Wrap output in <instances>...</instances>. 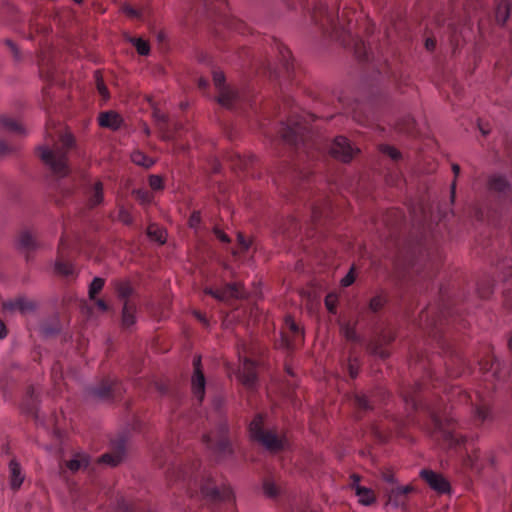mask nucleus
<instances>
[{"label": "nucleus", "mask_w": 512, "mask_h": 512, "mask_svg": "<svg viewBox=\"0 0 512 512\" xmlns=\"http://www.w3.org/2000/svg\"><path fill=\"white\" fill-rule=\"evenodd\" d=\"M124 12L131 17H138L139 15L138 11L130 6L124 7Z\"/></svg>", "instance_id": "5fc2aeb1"}, {"label": "nucleus", "mask_w": 512, "mask_h": 512, "mask_svg": "<svg viewBox=\"0 0 512 512\" xmlns=\"http://www.w3.org/2000/svg\"><path fill=\"white\" fill-rule=\"evenodd\" d=\"M7 44L10 46L11 50L13 51L15 57H18V50L14 43H12L10 40L7 41Z\"/></svg>", "instance_id": "0e129e2a"}, {"label": "nucleus", "mask_w": 512, "mask_h": 512, "mask_svg": "<svg viewBox=\"0 0 512 512\" xmlns=\"http://www.w3.org/2000/svg\"><path fill=\"white\" fill-rule=\"evenodd\" d=\"M286 325L293 333H299V327L290 317L286 318Z\"/></svg>", "instance_id": "603ef678"}, {"label": "nucleus", "mask_w": 512, "mask_h": 512, "mask_svg": "<svg viewBox=\"0 0 512 512\" xmlns=\"http://www.w3.org/2000/svg\"><path fill=\"white\" fill-rule=\"evenodd\" d=\"M250 437L265 448H284L287 439L278 432L267 428L264 425L262 415H257L249 425Z\"/></svg>", "instance_id": "7ed1b4c3"}, {"label": "nucleus", "mask_w": 512, "mask_h": 512, "mask_svg": "<svg viewBox=\"0 0 512 512\" xmlns=\"http://www.w3.org/2000/svg\"><path fill=\"white\" fill-rule=\"evenodd\" d=\"M54 433L57 435V437H61V428L58 422L55 423Z\"/></svg>", "instance_id": "338daca9"}, {"label": "nucleus", "mask_w": 512, "mask_h": 512, "mask_svg": "<svg viewBox=\"0 0 512 512\" xmlns=\"http://www.w3.org/2000/svg\"><path fill=\"white\" fill-rule=\"evenodd\" d=\"M431 421L435 432H439L444 438L448 439L450 445H473L471 439L462 436H455L450 428L445 427L444 421H448L446 417H443L439 413L433 412L431 415Z\"/></svg>", "instance_id": "39448f33"}, {"label": "nucleus", "mask_w": 512, "mask_h": 512, "mask_svg": "<svg viewBox=\"0 0 512 512\" xmlns=\"http://www.w3.org/2000/svg\"><path fill=\"white\" fill-rule=\"evenodd\" d=\"M55 270L57 273L69 276L74 273L73 266L70 263L63 262L62 260H57L55 263Z\"/></svg>", "instance_id": "473e14b6"}, {"label": "nucleus", "mask_w": 512, "mask_h": 512, "mask_svg": "<svg viewBox=\"0 0 512 512\" xmlns=\"http://www.w3.org/2000/svg\"><path fill=\"white\" fill-rule=\"evenodd\" d=\"M420 476L428 483L432 489L439 493L448 492L450 489L447 480L432 470L422 469L420 471Z\"/></svg>", "instance_id": "9d476101"}, {"label": "nucleus", "mask_w": 512, "mask_h": 512, "mask_svg": "<svg viewBox=\"0 0 512 512\" xmlns=\"http://www.w3.org/2000/svg\"><path fill=\"white\" fill-rule=\"evenodd\" d=\"M154 117L159 122H165L166 121V115L160 112L159 110L154 111Z\"/></svg>", "instance_id": "4d7b16f0"}, {"label": "nucleus", "mask_w": 512, "mask_h": 512, "mask_svg": "<svg viewBox=\"0 0 512 512\" xmlns=\"http://www.w3.org/2000/svg\"><path fill=\"white\" fill-rule=\"evenodd\" d=\"M149 185L154 190H160L163 188V179L158 175H151L149 177Z\"/></svg>", "instance_id": "79ce46f5"}, {"label": "nucleus", "mask_w": 512, "mask_h": 512, "mask_svg": "<svg viewBox=\"0 0 512 512\" xmlns=\"http://www.w3.org/2000/svg\"><path fill=\"white\" fill-rule=\"evenodd\" d=\"M360 478L356 475H353V487L355 489L356 495L359 497V501L368 506L371 505L375 501V497L373 492L363 486H360L358 483Z\"/></svg>", "instance_id": "dca6fc26"}, {"label": "nucleus", "mask_w": 512, "mask_h": 512, "mask_svg": "<svg viewBox=\"0 0 512 512\" xmlns=\"http://www.w3.org/2000/svg\"><path fill=\"white\" fill-rule=\"evenodd\" d=\"M134 194L142 203H149L151 201V196L146 190H135Z\"/></svg>", "instance_id": "c03bdc74"}, {"label": "nucleus", "mask_w": 512, "mask_h": 512, "mask_svg": "<svg viewBox=\"0 0 512 512\" xmlns=\"http://www.w3.org/2000/svg\"><path fill=\"white\" fill-rule=\"evenodd\" d=\"M86 201L89 207L93 208L104 202V186L101 181L90 183L85 191Z\"/></svg>", "instance_id": "9b49d317"}, {"label": "nucleus", "mask_w": 512, "mask_h": 512, "mask_svg": "<svg viewBox=\"0 0 512 512\" xmlns=\"http://www.w3.org/2000/svg\"><path fill=\"white\" fill-rule=\"evenodd\" d=\"M200 221V212H194L189 219V225L191 228H196L199 225Z\"/></svg>", "instance_id": "09e8293b"}, {"label": "nucleus", "mask_w": 512, "mask_h": 512, "mask_svg": "<svg viewBox=\"0 0 512 512\" xmlns=\"http://www.w3.org/2000/svg\"><path fill=\"white\" fill-rule=\"evenodd\" d=\"M341 332L347 338L348 340L354 341L357 339L356 332L352 326L349 324H342L341 325Z\"/></svg>", "instance_id": "58836bf2"}, {"label": "nucleus", "mask_w": 512, "mask_h": 512, "mask_svg": "<svg viewBox=\"0 0 512 512\" xmlns=\"http://www.w3.org/2000/svg\"><path fill=\"white\" fill-rule=\"evenodd\" d=\"M96 305H97V307H98L99 309H101L102 311H106V310H108V306H107V304H106L103 300H101V299H98V300L96 301Z\"/></svg>", "instance_id": "bf43d9fd"}, {"label": "nucleus", "mask_w": 512, "mask_h": 512, "mask_svg": "<svg viewBox=\"0 0 512 512\" xmlns=\"http://www.w3.org/2000/svg\"><path fill=\"white\" fill-rule=\"evenodd\" d=\"M104 286V279L100 278V277H95L90 286H89V298L91 300H94L96 295L102 290Z\"/></svg>", "instance_id": "c756f323"}, {"label": "nucleus", "mask_w": 512, "mask_h": 512, "mask_svg": "<svg viewBox=\"0 0 512 512\" xmlns=\"http://www.w3.org/2000/svg\"><path fill=\"white\" fill-rule=\"evenodd\" d=\"M385 298L382 295H376L369 301V310L378 312L385 304Z\"/></svg>", "instance_id": "f704fd0d"}, {"label": "nucleus", "mask_w": 512, "mask_h": 512, "mask_svg": "<svg viewBox=\"0 0 512 512\" xmlns=\"http://www.w3.org/2000/svg\"><path fill=\"white\" fill-rule=\"evenodd\" d=\"M136 306L130 301H125L122 309V324L125 327L132 326L135 321Z\"/></svg>", "instance_id": "4be33fe9"}, {"label": "nucleus", "mask_w": 512, "mask_h": 512, "mask_svg": "<svg viewBox=\"0 0 512 512\" xmlns=\"http://www.w3.org/2000/svg\"><path fill=\"white\" fill-rule=\"evenodd\" d=\"M118 296L125 301L132 295L133 288L128 282H119L116 286Z\"/></svg>", "instance_id": "7c9ffc66"}, {"label": "nucleus", "mask_w": 512, "mask_h": 512, "mask_svg": "<svg viewBox=\"0 0 512 512\" xmlns=\"http://www.w3.org/2000/svg\"><path fill=\"white\" fill-rule=\"evenodd\" d=\"M214 233H215L216 237H217L220 241H222V242H226V243L230 242V238H229V237H228L224 232H222L221 230H219V229L215 228V229H214Z\"/></svg>", "instance_id": "864d4df0"}, {"label": "nucleus", "mask_w": 512, "mask_h": 512, "mask_svg": "<svg viewBox=\"0 0 512 512\" xmlns=\"http://www.w3.org/2000/svg\"><path fill=\"white\" fill-rule=\"evenodd\" d=\"M216 100L222 107L233 109L240 102L241 96L235 87L230 86L219 91Z\"/></svg>", "instance_id": "4468645a"}, {"label": "nucleus", "mask_w": 512, "mask_h": 512, "mask_svg": "<svg viewBox=\"0 0 512 512\" xmlns=\"http://www.w3.org/2000/svg\"><path fill=\"white\" fill-rule=\"evenodd\" d=\"M131 160L133 163H135L138 166H142L145 168H149L154 164V160L147 157L144 153L141 151H135L131 155Z\"/></svg>", "instance_id": "cd10ccee"}, {"label": "nucleus", "mask_w": 512, "mask_h": 512, "mask_svg": "<svg viewBox=\"0 0 512 512\" xmlns=\"http://www.w3.org/2000/svg\"><path fill=\"white\" fill-rule=\"evenodd\" d=\"M10 151L11 148L8 146V144L0 140V154L5 155L8 154Z\"/></svg>", "instance_id": "6e6d98bb"}, {"label": "nucleus", "mask_w": 512, "mask_h": 512, "mask_svg": "<svg viewBox=\"0 0 512 512\" xmlns=\"http://www.w3.org/2000/svg\"><path fill=\"white\" fill-rule=\"evenodd\" d=\"M6 336V328L3 322L0 321V339Z\"/></svg>", "instance_id": "69168bd1"}, {"label": "nucleus", "mask_w": 512, "mask_h": 512, "mask_svg": "<svg viewBox=\"0 0 512 512\" xmlns=\"http://www.w3.org/2000/svg\"><path fill=\"white\" fill-rule=\"evenodd\" d=\"M380 151L388 155L393 160H398L401 157L400 152L396 148L389 145H381Z\"/></svg>", "instance_id": "4c0bfd02"}, {"label": "nucleus", "mask_w": 512, "mask_h": 512, "mask_svg": "<svg viewBox=\"0 0 512 512\" xmlns=\"http://www.w3.org/2000/svg\"><path fill=\"white\" fill-rule=\"evenodd\" d=\"M129 41L136 47L137 52L140 55H148L150 52V46L147 41L142 38H129Z\"/></svg>", "instance_id": "2f4dec72"}, {"label": "nucleus", "mask_w": 512, "mask_h": 512, "mask_svg": "<svg viewBox=\"0 0 512 512\" xmlns=\"http://www.w3.org/2000/svg\"><path fill=\"white\" fill-rule=\"evenodd\" d=\"M0 121H1V124L3 125V127L11 132H14L17 134H25L26 133L25 128L19 122H17L16 120H14L12 118L3 117V118H1Z\"/></svg>", "instance_id": "a878e982"}, {"label": "nucleus", "mask_w": 512, "mask_h": 512, "mask_svg": "<svg viewBox=\"0 0 512 512\" xmlns=\"http://www.w3.org/2000/svg\"><path fill=\"white\" fill-rule=\"evenodd\" d=\"M32 393H33V391L31 392V394ZM30 397H31V399L27 400V402L24 404L23 411L27 414H34L36 412H35L34 404L32 403V395Z\"/></svg>", "instance_id": "3c124183"}, {"label": "nucleus", "mask_w": 512, "mask_h": 512, "mask_svg": "<svg viewBox=\"0 0 512 512\" xmlns=\"http://www.w3.org/2000/svg\"><path fill=\"white\" fill-rule=\"evenodd\" d=\"M237 241L243 250L249 249L251 242L245 239V237L241 233H238Z\"/></svg>", "instance_id": "8fccbe9b"}, {"label": "nucleus", "mask_w": 512, "mask_h": 512, "mask_svg": "<svg viewBox=\"0 0 512 512\" xmlns=\"http://www.w3.org/2000/svg\"><path fill=\"white\" fill-rule=\"evenodd\" d=\"M176 478L181 481L189 493H201V495L212 502H226L233 497V492L229 486L223 484L218 486L213 476L198 462L185 464L177 468Z\"/></svg>", "instance_id": "f257e3e1"}, {"label": "nucleus", "mask_w": 512, "mask_h": 512, "mask_svg": "<svg viewBox=\"0 0 512 512\" xmlns=\"http://www.w3.org/2000/svg\"><path fill=\"white\" fill-rule=\"evenodd\" d=\"M66 466L72 472H76L82 468H88L90 458L85 453H77L74 458L66 462Z\"/></svg>", "instance_id": "aec40b11"}, {"label": "nucleus", "mask_w": 512, "mask_h": 512, "mask_svg": "<svg viewBox=\"0 0 512 512\" xmlns=\"http://www.w3.org/2000/svg\"><path fill=\"white\" fill-rule=\"evenodd\" d=\"M318 14L319 16H323L325 17V19L327 20L328 23H330L331 25H333L334 23V18H333V15L331 14L330 11H328V9L326 7H321L319 8V11L317 13H315L313 15V18H314V21L315 22H319L321 21L319 18H318Z\"/></svg>", "instance_id": "e433bc0d"}, {"label": "nucleus", "mask_w": 512, "mask_h": 512, "mask_svg": "<svg viewBox=\"0 0 512 512\" xmlns=\"http://www.w3.org/2000/svg\"><path fill=\"white\" fill-rule=\"evenodd\" d=\"M354 401H355V404L361 409H368L370 407L369 403H368V399L365 395H359V394L355 395Z\"/></svg>", "instance_id": "37998d69"}, {"label": "nucleus", "mask_w": 512, "mask_h": 512, "mask_svg": "<svg viewBox=\"0 0 512 512\" xmlns=\"http://www.w3.org/2000/svg\"><path fill=\"white\" fill-rule=\"evenodd\" d=\"M118 220L124 224L132 223V216L124 206L119 205Z\"/></svg>", "instance_id": "ea45409f"}, {"label": "nucleus", "mask_w": 512, "mask_h": 512, "mask_svg": "<svg viewBox=\"0 0 512 512\" xmlns=\"http://www.w3.org/2000/svg\"><path fill=\"white\" fill-rule=\"evenodd\" d=\"M35 307V303L25 297H18L16 299L8 300L3 303L4 310L9 312H20L22 314L32 312L35 309Z\"/></svg>", "instance_id": "ddd939ff"}, {"label": "nucleus", "mask_w": 512, "mask_h": 512, "mask_svg": "<svg viewBox=\"0 0 512 512\" xmlns=\"http://www.w3.org/2000/svg\"><path fill=\"white\" fill-rule=\"evenodd\" d=\"M205 293L213 296L215 299L219 301H227L232 298L238 299L243 298L245 296V292L239 283L227 284L226 287L222 290L206 288Z\"/></svg>", "instance_id": "6e6552de"}, {"label": "nucleus", "mask_w": 512, "mask_h": 512, "mask_svg": "<svg viewBox=\"0 0 512 512\" xmlns=\"http://www.w3.org/2000/svg\"><path fill=\"white\" fill-rule=\"evenodd\" d=\"M126 450H111V452L103 454L99 458V462L110 466H116L123 461L125 458Z\"/></svg>", "instance_id": "412c9836"}, {"label": "nucleus", "mask_w": 512, "mask_h": 512, "mask_svg": "<svg viewBox=\"0 0 512 512\" xmlns=\"http://www.w3.org/2000/svg\"><path fill=\"white\" fill-rule=\"evenodd\" d=\"M306 132V122L302 123V119H292L282 128L281 136L285 142L297 145L302 141Z\"/></svg>", "instance_id": "423d86ee"}, {"label": "nucleus", "mask_w": 512, "mask_h": 512, "mask_svg": "<svg viewBox=\"0 0 512 512\" xmlns=\"http://www.w3.org/2000/svg\"><path fill=\"white\" fill-rule=\"evenodd\" d=\"M122 119L119 114L108 111L104 112L99 116V124L103 127H107L116 130L120 127Z\"/></svg>", "instance_id": "6ab92c4d"}, {"label": "nucleus", "mask_w": 512, "mask_h": 512, "mask_svg": "<svg viewBox=\"0 0 512 512\" xmlns=\"http://www.w3.org/2000/svg\"><path fill=\"white\" fill-rule=\"evenodd\" d=\"M194 315H195V317H196L199 321H201L202 323H204V324H206V323H207L206 318H205L201 313H199V312H196V311H195V312H194Z\"/></svg>", "instance_id": "e2e57ef3"}, {"label": "nucleus", "mask_w": 512, "mask_h": 512, "mask_svg": "<svg viewBox=\"0 0 512 512\" xmlns=\"http://www.w3.org/2000/svg\"><path fill=\"white\" fill-rule=\"evenodd\" d=\"M60 144L52 148L43 146L39 148L41 160L58 177H65L69 173L67 151L73 147L74 138L71 134H63Z\"/></svg>", "instance_id": "f03ea898"}, {"label": "nucleus", "mask_w": 512, "mask_h": 512, "mask_svg": "<svg viewBox=\"0 0 512 512\" xmlns=\"http://www.w3.org/2000/svg\"><path fill=\"white\" fill-rule=\"evenodd\" d=\"M198 86L199 88H206L208 86V81L204 78H199Z\"/></svg>", "instance_id": "680f3d73"}, {"label": "nucleus", "mask_w": 512, "mask_h": 512, "mask_svg": "<svg viewBox=\"0 0 512 512\" xmlns=\"http://www.w3.org/2000/svg\"><path fill=\"white\" fill-rule=\"evenodd\" d=\"M349 374L352 378L356 377L358 374V368L354 363L349 364Z\"/></svg>", "instance_id": "13d9d810"}, {"label": "nucleus", "mask_w": 512, "mask_h": 512, "mask_svg": "<svg viewBox=\"0 0 512 512\" xmlns=\"http://www.w3.org/2000/svg\"><path fill=\"white\" fill-rule=\"evenodd\" d=\"M147 235L148 237L153 240V241H156L158 242L159 244H163L165 243L166 241V233H165V230L152 224L148 227L147 229Z\"/></svg>", "instance_id": "b1692460"}, {"label": "nucleus", "mask_w": 512, "mask_h": 512, "mask_svg": "<svg viewBox=\"0 0 512 512\" xmlns=\"http://www.w3.org/2000/svg\"><path fill=\"white\" fill-rule=\"evenodd\" d=\"M263 490H264L265 495L270 498H276L280 493L279 487L271 479L264 480Z\"/></svg>", "instance_id": "c85d7f7f"}, {"label": "nucleus", "mask_w": 512, "mask_h": 512, "mask_svg": "<svg viewBox=\"0 0 512 512\" xmlns=\"http://www.w3.org/2000/svg\"><path fill=\"white\" fill-rule=\"evenodd\" d=\"M488 189L495 194L500 206L506 207L512 204V186L503 175H491L488 179Z\"/></svg>", "instance_id": "20e7f679"}, {"label": "nucleus", "mask_w": 512, "mask_h": 512, "mask_svg": "<svg viewBox=\"0 0 512 512\" xmlns=\"http://www.w3.org/2000/svg\"><path fill=\"white\" fill-rule=\"evenodd\" d=\"M17 245L20 249L32 251L38 248L36 234L30 229H23L17 235Z\"/></svg>", "instance_id": "2eb2a0df"}, {"label": "nucleus", "mask_w": 512, "mask_h": 512, "mask_svg": "<svg viewBox=\"0 0 512 512\" xmlns=\"http://www.w3.org/2000/svg\"><path fill=\"white\" fill-rule=\"evenodd\" d=\"M355 280V276H354V272H353V268L348 272V274L342 278L341 280V284L342 286L344 287H347L349 285H351Z\"/></svg>", "instance_id": "de8ad7c7"}, {"label": "nucleus", "mask_w": 512, "mask_h": 512, "mask_svg": "<svg viewBox=\"0 0 512 512\" xmlns=\"http://www.w3.org/2000/svg\"><path fill=\"white\" fill-rule=\"evenodd\" d=\"M476 417L481 421H485L489 419L490 412L487 408L479 407L476 409Z\"/></svg>", "instance_id": "49530a36"}, {"label": "nucleus", "mask_w": 512, "mask_h": 512, "mask_svg": "<svg viewBox=\"0 0 512 512\" xmlns=\"http://www.w3.org/2000/svg\"><path fill=\"white\" fill-rule=\"evenodd\" d=\"M425 47L427 50H432L435 47V41L431 38H428L425 42Z\"/></svg>", "instance_id": "052dcab7"}, {"label": "nucleus", "mask_w": 512, "mask_h": 512, "mask_svg": "<svg viewBox=\"0 0 512 512\" xmlns=\"http://www.w3.org/2000/svg\"><path fill=\"white\" fill-rule=\"evenodd\" d=\"M213 83L215 88L217 89V92L221 91L222 89L230 87V85H227L225 83V76L221 71H214Z\"/></svg>", "instance_id": "72a5a7b5"}, {"label": "nucleus", "mask_w": 512, "mask_h": 512, "mask_svg": "<svg viewBox=\"0 0 512 512\" xmlns=\"http://www.w3.org/2000/svg\"><path fill=\"white\" fill-rule=\"evenodd\" d=\"M9 479L12 489H18L24 480L20 464L14 459L9 463Z\"/></svg>", "instance_id": "f3484780"}, {"label": "nucleus", "mask_w": 512, "mask_h": 512, "mask_svg": "<svg viewBox=\"0 0 512 512\" xmlns=\"http://www.w3.org/2000/svg\"><path fill=\"white\" fill-rule=\"evenodd\" d=\"M358 152L359 149L354 148L343 136L335 138L330 146V154L343 162H349Z\"/></svg>", "instance_id": "0eeeda50"}, {"label": "nucleus", "mask_w": 512, "mask_h": 512, "mask_svg": "<svg viewBox=\"0 0 512 512\" xmlns=\"http://www.w3.org/2000/svg\"><path fill=\"white\" fill-rule=\"evenodd\" d=\"M336 300L337 298L334 294H329L326 296L325 305L330 312H334L336 307Z\"/></svg>", "instance_id": "a18cd8bd"}, {"label": "nucleus", "mask_w": 512, "mask_h": 512, "mask_svg": "<svg viewBox=\"0 0 512 512\" xmlns=\"http://www.w3.org/2000/svg\"><path fill=\"white\" fill-rule=\"evenodd\" d=\"M111 387L107 384H102L99 388H92L90 393L100 399H105L110 393Z\"/></svg>", "instance_id": "c9c22d12"}, {"label": "nucleus", "mask_w": 512, "mask_h": 512, "mask_svg": "<svg viewBox=\"0 0 512 512\" xmlns=\"http://www.w3.org/2000/svg\"><path fill=\"white\" fill-rule=\"evenodd\" d=\"M509 13H510V3L507 1V0H502L498 6H497V9H496V21L503 25L508 17H509Z\"/></svg>", "instance_id": "5701e85b"}, {"label": "nucleus", "mask_w": 512, "mask_h": 512, "mask_svg": "<svg viewBox=\"0 0 512 512\" xmlns=\"http://www.w3.org/2000/svg\"><path fill=\"white\" fill-rule=\"evenodd\" d=\"M410 486H401L393 489L389 495V504L394 507H403L405 505L404 497L411 492Z\"/></svg>", "instance_id": "a211bd4d"}, {"label": "nucleus", "mask_w": 512, "mask_h": 512, "mask_svg": "<svg viewBox=\"0 0 512 512\" xmlns=\"http://www.w3.org/2000/svg\"><path fill=\"white\" fill-rule=\"evenodd\" d=\"M95 76H96V80H97V90H98L99 94H100V95H101L105 100H107V99L109 98L108 89H107V87L105 86V84L103 83L102 79L99 77L98 72H96Z\"/></svg>", "instance_id": "a19ab883"}, {"label": "nucleus", "mask_w": 512, "mask_h": 512, "mask_svg": "<svg viewBox=\"0 0 512 512\" xmlns=\"http://www.w3.org/2000/svg\"><path fill=\"white\" fill-rule=\"evenodd\" d=\"M238 378L248 388H252L256 383L255 364L248 358H244L238 371Z\"/></svg>", "instance_id": "f8f14e48"}, {"label": "nucleus", "mask_w": 512, "mask_h": 512, "mask_svg": "<svg viewBox=\"0 0 512 512\" xmlns=\"http://www.w3.org/2000/svg\"><path fill=\"white\" fill-rule=\"evenodd\" d=\"M117 509L120 512H147L141 504H130L125 499L120 498L117 502Z\"/></svg>", "instance_id": "393cba45"}, {"label": "nucleus", "mask_w": 512, "mask_h": 512, "mask_svg": "<svg viewBox=\"0 0 512 512\" xmlns=\"http://www.w3.org/2000/svg\"><path fill=\"white\" fill-rule=\"evenodd\" d=\"M132 435L129 431H122L113 440V448H124L127 445H132Z\"/></svg>", "instance_id": "bb28decb"}, {"label": "nucleus", "mask_w": 512, "mask_h": 512, "mask_svg": "<svg viewBox=\"0 0 512 512\" xmlns=\"http://www.w3.org/2000/svg\"><path fill=\"white\" fill-rule=\"evenodd\" d=\"M201 359L200 357H196L193 360L194 373L191 380L192 391L194 396L198 399V401H202L205 395V384L206 380L203 372L201 371Z\"/></svg>", "instance_id": "1a4fd4ad"}, {"label": "nucleus", "mask_w": 512, "mask_h": 512, "mask_svg": "<svg viewBox=\"0 0 512 512\" xmlns=\"http://www.w3.org/2000/svg\"><path fill=\"white\" fill-rule=\"evenodd\" d=\"M452 169H453V172L455 173V175H458V174H459V172H460V167H459V165H457V164H453Z\"/></svg>", "instance_id": "774afa93"}]
</instances>
